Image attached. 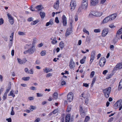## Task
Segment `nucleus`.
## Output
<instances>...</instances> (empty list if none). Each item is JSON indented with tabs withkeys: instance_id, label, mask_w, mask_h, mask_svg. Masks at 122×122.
Returning a JSON list of instances; mask_svg holds the SVG:
<instances>
[{
	"instance_id": "nucleus-1",
	"label": "nucleus",
	"mask_w": 122,
	"mask_h": 122,
	"mask_svg": "<svg viewBox=\"0 0 122 122\" xmlns=\"http://www.w3.org/2000/svg\"><path fill=\"white\" fill-rule=\"evenodd\" d=\"M111 89V87H109L103 90V92L104 95L106 98H107L109 97Z\"/></svg>"
},
{
	"instance_id": "nucleus-2",
	"label": "nucleus",
	"mask_w": 122,
	"mask_h": 122,
	"mask_svg": "<svg viewBox=\"0 0 122 122\" xmlns=\"http://www.w3.org/2000/svg\"><path fill=\"white\" fill-rule=\"evenodd\" d=\"M122 100L121 99H120L117 101L114 105L115 109H116L118 107H119V110H121L122 108Z\"/></svg>"
},
{
	"instance_id": "nucleus-3",
	"label": "nucleus",
	"mask_w": 122,
	"mask_h": 122,
	"mask_svg": "<svg viewBox=\"0 0 122 122\" xmlns=\"http://www.w3.org/2000/svg\"><path fill=\"white\" fill-rule=\"evenodd\" d=\"M76 5V2L75 0H71L70 4V10L71 11H73L75 9Z\"/></svg>"
},
{
	"instance_id": "nucleus-4",
	"label": "nucleus",
	"mask_w": 122,
	"mask_h": 122,
	"mask_svg": "<svg viewBox=\"0 0 122 122\" xmlns=\"http://www.w3.org/2000/svg\"><path fill=\"white\" fill-rule=\"evenodd\" d=\"M88 5V3L82 2L81 7L79 8L78 9V11L79 12H81V9H84L86 10L87 9Z\"/></svg>"
},
{
	"instance_id": "nucleus-5",
	"label": "nucleus",
	"mask_w": 122,
	"mask_h": 122,
	"mask_svg": "<svg viewBox=\"0 0 122 122\" xmlns=\"http://www.w3.org/2000/svg\"><path fill=\"white\" fill-rule=\"evenodd\" d=\"M106 62V58L104 57L101 58L99 62V64L100 66L101 67H103L104 65Z\"/></svg>"
},
{
	"instance_id": "nucleus-6",
	"label": "nucleus",
	"mask_w": 122,
	"mask_h": 122,
	"mask_svg": "<svg viewBox=\"0 0 122 122\" xmlns=\"http://www.w3.org/2000/svg\"><path fill=\"white\" fill-rule=\"evenodd\" d=\"M109 30L108 28H105L102 30V37H105L107 34Z\"/></svg>"
},
{
	"instance_id": "nucleus-7",
	"label": "nucleus",
	"mask_w": 122,
	"mask_h": 122,
	"mask_svg": "<svg viewBox=\"0 0 122 122\" xmlns=\"http://www.w3.org/2000/svg\"><path fill=\"white\" fill-rule=\"evenodd\" d=\"M59 0H57L54 4V8L55 9L57 10L59 8Z\"/></svg>"
},
{
	"instance_id": "nucleus-8",
	"label": "nucleus",
	"mask_w": 122,
	"mask_h": 122,
	"mask_svg": "<svg viewBox=\"0 0 122 122\" xmlns=\"http://www.w3.org/2000/svg\"><path fill=\"white\" fill-rule=\"evenodd\" d=\"M98 0H91L90 5L91 6H95L98 3Z\"/></svg>"
},
{
	"instance_id": "nucleus-9",
	"label": "nucleus",
	"mask_w": 122,
	"mask_h": 122,
	"mask_svg": "<svg viewBox=\"0 0 122 122\" xmlns=\"http://www.w3.org/2000/svg\"><path fill=\"white\" fill-rule=\"evenodd\" d=\"M120 69L122 68V62L117 64L116 66L114 68L113 70L115 71L117 70V68Z\"/></svg>"
},
{
	"instance_id": "nucleus-10",
	"label": "nucleus",
	"mask_w": 122,
	"mask_h": 122,
	"mask_svg": "<svg viewBox=\"0 0 122 122\" xmlns=\"http://www.w3.org/2000/svg\"><path fill=\"white\" fill-rule=\"evenodd\" d=\"M17 60L18 62L20 64L25 63L27 61V60L26 58H23L22 60H21L20 58H17Z\"/></svg>"
},
{
	"instance_id": "nucleus-11",
	"label": "nucleus",
	"mask_w": 122,
	"mask_h": 122,
	"mask_svg": "<svg viewBox=\"0 0 122 122\" xmlns=\"http://www.w3.org/2000/svg\"><path fill=\"white\" fill-rule=\"evenodd\" d=\"M29 53L30 54H33L36 50V49L35 46H34L31 47L30 49H28Z\"/></svg>"
},
{
	"instance_id": "nucleus-12",
	"label": "nucleus",
	"mask_w": 122,
	"mask_h": 122,
	"mask_svg": "<svg viewBox=\"0 0 122 122\" xmlns=\"http://www.w3.org/2000/svg\"><path fill=\"white\" fill-rule=\"evenodd\" d=\"M109 21H111L109 16H108L105 18L103 20L102 22V23L104 24L107 22Z\"/></svg>"
},
{
	"instance_id": "nucleus-13",
	"label": "nucleus",
	"mask_w": 122,
	"mask_h": 122,
	"mask_svg": "<svg viewBox=\"0 0 122 122\" xmlns=\"http://www.w3.org/2000/svg\"><path fill=\"white\" fill-rule=\"evenodd\" d=\"M69 64V66L71 69L75 67V63L72 59H71L70 60Z\"/></svg>"
},
{
	"instance_id": "nucleus-14",
	"label": "nucleus",
	"mask_w": 122,
	"mask_h": 122,
	"mask_svg": "<svg viewBox=\"0 0 122 122\" xmlns=\"http://www.w3.org/2000/svg\"><path fill=\"white\" fill-rule=\"evenodd\" d=\"M62 20L63 25L64 26H66L67 24L66 18L65 15H63Z\"/></svg>"
},
{
	"instance_id": "nucleus-15",
	"label": "nucleus",
	"mask_w": 122,
	"mask_h": 122,
	"mask_svg": "<svg viewBox=\"0 0 122 122\" xmlns=\"http://www.w3.org/2000/svg\"><path fill=\"white\" fill-rule=\"evenodd\" d=\"M73 95L72 92H69V102H72L73 99Z\"/></svg>"
},
{
	"instance_id": "nucleus-16",
	"label": "nucleus",
	"mask_w": 122,
	"mask_h": 122,
	"mask_svg": "<svg viewBox=\"0 0 122 122\" xmlns=\"http://www.w3.org/2000/svg\"><path fill=\"white\" fill-rule=\"evenodd\" d=\"M117 15V14L116 13H115L109 16L110 17L111 21L114 20L116 17Z\"/></svg>"
},
{
	"instance_id": "nucleus-17",
	"label": "nucleus",
	"mask_w": 122,
	"mask_h": 122,
	"mask_svg": "<svg viewBox=\"0 0 122 122\" xmlns=\"http://www.w3.org/2000/svg\"><path fill=\"white\" fill-rule=\"evenodd\" d=\"M72 28V22H70V27L69 28V35L71 34L73 32Z\"/></svg>"
},
{
	"instance_id": "nucleus-18",
	"label": "nucleus",
	"mask_w": 122,
	"mask_h": 122,
	"mask_svg": "<svg viewBox=\"0 0 122 122\" xmlns=\"http://www.w3.org/2000/svg\"><path fill=\"white\" fill-rule=\"evenodd\" d=\"M52 97L53 99L56 100L58 98V94L57 92H55L52 95Z\"/></svg>"
},
{
	"instance_id": "nucleus-19",
	"label": "nucleus",
	"mask_w": 122,
	"mask_h": 122,
	"mask_svg": "<svg viewBox=\"0 0 122 122\" xmlns=\"http://www.w3.org/2000/svg\"><path fill=\"white\" fill-rule=\"evenodd\" d=\"M122 88V79L120 80L118 85V91H120Z\"/></svg>"
},
{
	"instance_id": "nucleus-20",
	"label": "nucleus",
	"mask_w": 122,
	"mask_h": 122,
	"mask_svg": "<svg viewBox=\"0 0 122 122\" xmlns=\"http://www.w3.org/2000/svg\"><path fill=\"white\" fill-rule=\"evenodd\" d=\"M52 69H50L47 68H46L45 69H43L44 72L46 73H48L52 71Z\"/></svg>"
},
{
	"instance_id": "nucleus-21",
	"label": "nucleus",
	"mask_w": 122,
	"mask_h": 122,
	"mask_svg": "<svg viewBox=\"0 0 122 122\" xmlns=\"http://www.w3.org/2000/svg\"><path fill=\"white\" fill-rule=\"evenodd\" d=\"M122 33V29L121 28L119 29L117 32L116 37H117L118 36H119V35L121 34Z\"/></svg>"
},
{
	"instance_id": "nucleus-22",
	"label": "nucleus",
	"mask_w": 122,
	"mask_h": 122,
	"mask_svg": "<svg viewBox=\"0 0 122 122\" xmlns=\"http://www.w3.org/2000/svg\"><path fill=\"white\" fill-rule=\"evenodd\" d=\"M40 15L42 19H43L44 18L45 14V13L43 12H40Z\"/></svg>"
},
{
	"instance_id": "nucleus-23",
	"label": "nucleus",
	"mask_w": 122,
	"mask_h": 122,
	"mask_svg": "<svg viewBox=\"0 0 122 122\" xmlns=\"http://www.w3.org/2000/svg\"><path fill=\"white\" fill-rule=\"evenodd\" d=\"M86 56H84L83 58L81 59L80 61V63L81 64H83L85 62V60L86 59Z\"/></svg>"
},
{
	"instance_id": "nucleus-24",
	"label": "nucleus",
	"mask_w": 122,
	"mask_h": 122,
	"mask_svg": "<svg viewBox=\"0 0 122 122\" xmlns=\"http://www.w3.org/2000/svg\"><path fill=\"white\" fill-rule=\"evenodd\" d=\"M59 45L60 48L61 49H63L64 46V44L62 41L60 42Z\"/></svg>"
},
{
	"instance_id": "nucleus-25",
	"label": "nucleus",
	"mask_w": 122,
	"mask_h": 122,
	"mask_svg": "<svg viewBox=\"0 0 122 122\" xmlns=\"http://www.w3.org/2000/svg\"><path fill=\"white\" fill-rule=\"evenodd\" d=\"M7 15L8 18V19H9V20H13V18L12 17L11 15L9 13H8L7 14Z\"/></svg>"
},
{
	"instance_id": "nucleus-26",
	"label": "nucleus",
	"mask_w": 122,
	"mask_h": 122,
	"mask_svg": "<svg viewBox=\"0 0 122 122\" xmlns=\"http://www.w3.org/2000/svg\"><path fill=\"white\" fill-rule=\"evenodd\" d=\"M86 111L82 112H80V114L81 115V117H82L84 118L86 115Z\"/></svg>"
},
{
	"instance_id": "nucleus-27",
	"label": "nucleus",
	"mask_w": 122,
	"mask_h": 122,
	"mask_svg": "<svg viewBox=\"0 0 122 122\" xmlns=\"http://www.w3.org/2000/svg\"><path fill=\"white\" fill-rule=\"evenodd\" d=\"M79 111L80 113L81 112H84L86 111L84 110L82 106L81 105H80L79 106Z\"/></svg>"
},
{
	"instance_id": "nucleus-28",
	"label": "nucleus",
	"mask_w": 122,
	"mask_h": 122,
	"mask_svg": "<svg viewBox=\"0 0 122 122\" xmlns=\"http://www.w3.org/2000/svg\"><path fill=\"white\" fill-rule=\"evenodd\" d=\"M57 41L56 40V38L54 37L51 41V43L53 44H55L57 43Z\"/></svg>"
},
{
	"instance_id": "nucleus-29",
	"label": "nucleus",
	"mask_w": 122,
	"mask_h": 122,
	"mask_svg": "<svg viewBox=\"0 0 122 122\" xmlns=\"http://www.w3.org/2000/svg\"><path fill=\"white\" fill-rule=\"evenodd\" d=\"M119 36H118L117 37H116L114 38L113 40V42L114 44H115L117 41V39L119 37Z\"/></svg>"
},
{
	"instance_id": "nucleus-30",
	"label": "nucleus",
	"mask_w": 122,
	"mask_h": 122,
	"mask_svg": "<svg viewBox=\"0 0 122 122\" xmlns=\"http://www.w3.org/2000/svg\"><path fill=\"white\" fill-rule=\"evenodd\" d=\"M12 96L13 97L15 96V95L13 94V91H11L10 93V94H8V96Z\"/></svg>"
},
{
	"instance_id": "nucleus-31",
	"label": "nucleus",
	"mask_w": 122,
	"mask_h": 122,
	"mask_svg": "<svg viewBox=\"0 0 122 122\" xmlns=\"http://www.w3.org/2000/svg\"><path fill=\"white\" fill-rule=\"evenodd\" d=\"M38 22V20H36L31 22V24L32 25H34L37 24Z\"/></svg>"
},
{
	"instance_id": "nucleus-32",
	"label": "nucleus",
	"mask_w": 122,
	"mask_h": 122,
	"mask_svg": "<svg viewBox=\"0 0 122 122\" xmlns=\"http://www.w3.org/2000/svg\"><path fill=\"white\" fill-rule=\"evenodd\" d=\"M90 119V117L88 116H86L84 122H87Z\"/></svg>"
},
{
	"instance_id": "nucleus-33",
	"label": "nucleus",
	"mask_w": 122,
	"mask_h": 122,
	"mask_svg": "<svg viewBox=\"0 0 122 122\" xmlns=\"http://www.w3.org/2000/svg\"><path fill=\"white\" fill-rule=\"evenodd\" d=\"M11 88V86H9L8 88L6 90V91L5 92V93H6V94H7V93L9 92V91L10 90Z\"/></svg>"
},
{
	"instance_id": "nucleus-34",
	"label": "nucleus",
	"mask_w": 122,
	"mask_h": 122,
	"mask_svg": "<svg viewBox=\"0 0 122 122\" xmlns=\"http://www.w3.org/2000/svg\"><path fill=\"white\" fill-rule=\"evenodd\" d=\"M36 108V107L35 106L31 105L30 106V110L32 111L33 110L35 109Z\"/></svg>"
},
{
	"instance_id": "nucleus-35",
	"label": "nucleus",
	"mask_w": 122,
	"mask_h": 122,
	"mask_svg": "<svg viewBox=\"0 0 122 122\" xmlns=\"http://www.w3.org/2000/svg\"><path fill=\"white\" fill-rule=\"evenodd\" d=\"M30 78V77L28 76L26 77H23L22 78V80L25 81H28L29 80Z\"/></svg>"
},
{
	"instance_id": "nucleus-36",
	"label": "nucleus",
	"mask_w": 122,
	"mask_h": 122,
	"mask_svg": "<svg viewBox=\"0 0 122 122\" xmlns=\"http://www.w3.org/2000/svg\"><path fill=\"white\" fill-rule=\"evenodd\" d=\"M46 53V51H42L41 53V54L42 56H44L45 55Z\"/></svg>"
},
{
	"instance_id": "nucleus-37",
	"label": "nucleus",
	"mask_w": 122,
	"mask_h": 122,
	"mask_svg": "<svg viewBox=\"0 0 122 122\" xmlns=\"http://www.w3.org/2000/svg\"><path fill=\"white\" fill-rule=\"evenodd\" d=\"M65 122H69V114H67L66 116Z\"/></svg>"
},
{
	"instance_id": "nucleus-38",
	"label": "nucleus",
	"mask_w": 122,
	"mask_h": 122,
	"mask_svg": "<svg viewBox=\"0 0 122 122\" xmlns=\"http://www.w3.org/2000/svg\"><path fill=\"white\" fill-rule=\"evenodd\" d=\"M95 58V56H91L90 59V64H91L92 62L94 60Z\"/></svg>"
},
{
	"instance_id": "nucleus-39",
	"label": "nucleus",
	"mask_w": 122,
	"mask_h": 122,
	"mask_svg": "<svg viewBox=\"0 0 122 122\" xmlns=\"http://www.w3.org/2000/svg\"><path fill=\"white\" fill-rule=\"evenodd\" d=\"M95 74V72L94 71H92L91 72L90 75V76L91 78H92Z\"/></svg>"
},
{
	"instance_id": "nucleus-40",
	"label": "nucleus",
	"mask_w": 122,
	"mask_h": 122,
	"mask_svg": "<svg viewBox=\"0 0 122 122\" xmlns=\"http://www.w3.org/2000/svg\"><path fill=\"white\" fill-rule=\"evenodd\" d=\"M83 32L87 34L88 35H89V31L87 30L85 28H84L83 29Z\"/></svg>"
},
{
	"instance_id": "nucleus-41",
	"label": "nucleus",
	"mask_w": 122,
	"mask_h": 122,
	"mask_svg": "<svg viewBox=\"0 0 122 122\" xmlns=\"http://www.w3.org/2000/svg\"><path fill=\"white\" fill-rule=\"evenodd\" d=\"M14 107H12L11 108L12 111L11 112V115H13L15 114V112L13 111Z\"/></svg>"
},
{
	"instance_id": "nucleus-42",
	"label": "nucleus",
	"mask_w": 122,
	"mask_h": 122,
	"mask_svg": "<svg viewBox=\"0 0 122 122\" xmlns=\"http://www.w3.org/2000/svg\"><path fill=\"white\" fill-rule=\"evenodd\" d=\"M18 34L19 35H25V33L21 31H19L18 32Z\"/></svg>"
},
{
	"instance_id": "nucleus-43",
	"label": "nucleus",
	"mask_w": 122,
	"mask_h": 122,
	"mask_svg": "<svg viewBox=\"0 0 122 122\" xmlns=\"http://www.w3.org/2000/svg\"><path fill=\"white\" fill-rule=\"evenodd\" d=\"M71 115L69 114V122H70V121H73L74 119H73V117H74V116H71V117L70 119L71 118Z\"/></svg>"
},
{
	"instance_id": "nucleus-44",
	"label": "nucleus",
	"mask_w": 122,
	"mask_h": 122,
	"mask_svg": "<svg viewBox=\"0 0 122 122\" xmlns=\"http://www.w3.org/2000/svg\"><path fill=\"white\" fill-rule=\"evenodd\" d=\"M41 6L39 5H38L36 7V8L38 10H41Z\"/></svg>"
},
{
	"instance_id": "nucleus-45",
	"label": "nucleus",
	"mask_w": 122,
	"mask_h": 122,
	"mask_svg": "<svg viewBox=\"0 0 122 122\" xmlns=\"http://www.w3.org/2000/svg\"><path fill=\"white\" fill-rule=\"evenodd\" d=\"M7 95V94L5 93H4L3 97V100H5L6 99Z\"/></svg>"
},
{
	"instance_id": "nucleus-46",
	"label": "nucleus",
	"mask_w": 122,
	"mask_h": 122,
	"mask_svg": "<svg viewBox=\"0 0 122 122\" xmlns=\"http://www.w3.org/2000/svg\"><path fill=\"white\" fill-rule=\"evenodd\" d=\"M4 23V20L2 18L0 19V25L3 24Z\"/></svg>"
},
{
	"instance_id": "nucleus-47",
	"label": "nucleus",
	"mask_w": 122,
	"mask_h": 122,
	"mask_svg": "<svg viewBox=\"0 0 122 122\" xmlns=\"http://www.w3.org/2000/svg\"><path fill=\"white\" fill-rule=\"evenodd\" d=\"M100 31V30L99 29H95L94 30V32L95 33L99 32Z\"/></svg>"
},
{
	"instance_id": "nucleus-48",
	"label": "nucleus",
	"mask_w": 122,
	"mask_h": 122,
	"mask_svg": "<svg viewBox=\"0 0 122 122\" xmlns=\"http://www.w3.org/2000/svg\"><path fill=\"white\" fill-rule=\"evenodd\" d=\"M95 51H93L91 53V56H95Z\"/></svg>"
},
{
	"instance_id": "nucleus-49",
	"label": "nucleus",
	"mask_w": 122,
	"mask_h": 122,
	"mask_svg": "<svg viewBox=\"0 0 122 122\" xmlns=\"http://www.w3.org/2000/svg\"><path fill=\"white\" fill-rule=\"evenodd\" d=\"M69 36V30H68V28L67 29V30L66 31V33H65V36Z\"/></svg>"
},
{
	"instance_id": "nucleus-50",
	"label": "nucleus",
	"mask_w": 122,
	"mask_h": 122,
	"mask_svg": "<svg viewBox=\"0 0 122 122\" xmlns=\"http://www.w3.org/2000/svg\"><path fill=\"white\" fill-rule=\"evenodd\" d=\"M14 34V32H13L11 34V35L10 36V37L11 38V39L10 40V41H12L13 40V36Z\"/></svg>"
},
{
	"instance_id": "nucleus-51",
	"label": "nucleus",
	"mask_w": 122,
	"mask_h": 122,
	"mask_svg": "<svg viewBox=\"0 0 122 122\" xmlns=\"http://www.w3.org/2000/svg\"><path fill=\"white\" fill-rule=\"evenodd\" d=\"M63 77L62 78V80H66V79L67 78V76H66L63 75Z\"/></svg>"
},
{
	"instance_id": "nucleus-52",
	"label": "nucleus",
	"mask_w": 122,
	"mask_h": 122,
	"mask_svg": "<svg viewBox=\"0 0 122 122\" xmlns=\"http://www.w3.org/2000/svg\"><path fill=\"white\" fill-rule=\"evenodd\" d=\"M55 21L56 23H58L59 22V21L58 17H56Z\"/></svg>"
},
{
	"instance_id": "nucleus-53",
	"label": "nucleus",
	"mask_w": 122,
	"mask_h": 122,
	"mask_svg": "<svg viewBox=\"0 0 122 122\" xmlns=\"http://www.w3.org/2000/svg\"><path fill=\"white\" fill-rule=\"evenodd\" d=\"M33 70L32 69H30L29 71L28 74H33Z\"/></svg>"
},
{
	"instance_id": "nucleus-54",
	"label": "nucleus",
	"mask_w": 122,
	"mask_h": 122,
	"mask_svg": "<svg viewBox=\"0 0 122 122\" xmlns=\"http://www.w3.org/2000/svg\"><path fill=\"white\" fill-rule=\"evenodd\" d=\"M83 86L87 87L89 86V84L86 83H84L83 84Z\"/></svg>"
},
{
	"instance_id": "nucleus-55",
	"label": "nucleus",
	"mask_w": 122,
	"mask_h": 122,
	"mask_svg": "<svg viewBox=\"0 0 122 122\" xmlns=\"http://www.w3.org/2000/svg\"><path fill=\"white\" fill-rule=\"evenodd\" d=\"M49 22L50 25H52L53 24V20L52 19H51L49 21Z\"/></svg>"
},
{
	"instance_id": "nucleus-56",
	"label": "nucleus",
	"mask_w": 122,
	"mask_h": 122,
	"mask_svg": "<svg viewBox=\"0 0 122 122\" xmlns=\"http://www.w3.org/2000/svg\"><path fill=\"white\" fill-rule=\"evenodd\" d=\"M58 112V110L57 109H55L54 110L53 112L52 113L53 114H55Z\"/></svg>"
},
{
	"instance_id": "nucleus-57",
	"label": "nucleus",
	"mask_w": 122,
	"mask_h": 122,
	"mask_svg": "<svg viewBox=\"0 0 122 122\" xmlns=\"http://www.w3.org/2000/svg\"><path fill=\"white\" fill-rule=\"evenodd\" d=\"M66 83L65 81H62L61 83V85L63 86L66 84Z\"/></svg>"
},
{
	"instance_id": "nucleus-58",
	"label": "nucleus",
	"mask_w": 122,
	"mask_h": 122,
	"mask_svg": "<svg viewBox=\"0 0 122 122\" xmlns=\"http://www.w3.org/2000/svg\"><path fill=\"white\" fill-rule=\"evenodd\" d=\"M27 20L28 21H31L33 20V18L32 17H30Z\"/></svg>"
},
{
	"instance_id": "nucleus-59",
	"label": "nucleus",
	"mask_w": 122,
	"mask_h": 122,
	"mask_svg": "<svg viewBox=\"0 0 122 122\" xmlns=\"http://www.w3.org/2000/svg\"><path fill=\"white\" fill-rule=\"evenodd\" d=\"M88 98H86L85 100V103L86 105H87L88 104Z\"/></svg>"
},
{
	"instance_id": "nucleus-60",
	"label": "nucleus",
	"mask_w": 122,
	"mask_h": 122,
	"mask_svg": "<svg viewBox=\"0 0 122 122\" xmlns=\"http://www.w3.org/2000/svg\"><path fill=\"white\" fill-rule=\"evenodd\" d=\"M98 13V14L96 15V16L97 17L101 16L102 14V13L101 12H99Z\"/></svg>"
},
{
	"instance_id": "nucleus-61",
	"label": "nucleus",
	"mask_w": 122,
	"mask_h": 122,
	"mask_svg": "<svg viewBox=\"0 0 122 122\" xmlns=\"http://www.w3.org/2000/svg\"><path fill=\"white\" fill-rule=\"evenodd\" d=\"M6 120L8 121V122H11L12 120L11 118L6 119Z\"/></svg>"
},
{
	"instance_id": "nucleus-62",
	"label": "nucleus",
	"mask_w": 122,
	"mask_h": 122,
	"mask_svg": "<svg viewBox=\"0 0 122 122\" xmlns=\"http://www.w3.org/2000/svg\"><path fill=\"white\" fill-rule=\"evenodd\" d=\"M52 73H48L46 75V77H49L50 76H52Z\"/></svg>"
},
{
	"instance_id": "nucleus-63",
	"label": "nucleus",
	"mask_w": 122,
	"mask_h": 122,
	"mask_svg": "<svg viewBox=\"0 0 122 122\" xmlns=\"http://www.w3.org/2000/svg\"><path fill=\"white\" fill-rule=\"evenodd\" d=\"M107 72L108 71L106 70H105L103 71L102 73L103 74L105 75L106 74Z\"/></svg>"
},
{
	"instance_id": "nucleus-64",
	"label": "nucleus",
	"mask_w": 122,
	"mask_h": 122,
	"mask_svg": "<svg viewBox=\"0 0 122 122\" xmlns=\"http://www.w3.org/2000/svg\"><path fill=\"white\" fill-rule=\"evenodd\" d=\"M113 118L112 117H111L109 118L108 120V122H111L113 120Z\"/></svg>"
}]
</instances>
